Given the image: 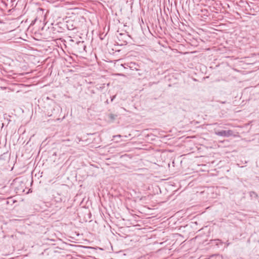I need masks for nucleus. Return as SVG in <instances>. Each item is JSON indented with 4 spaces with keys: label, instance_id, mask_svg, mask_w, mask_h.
<instances>
[{
    "label": "nucleus",
    "instance_id": "nucleus-1",
    "mask_svg": "<svg viewBox=\"0 0 259 259\" xmlns=\"http://www.w3.org/2000/svg\"><path fill=\"white\" fill-rule=\"evenodd\" d=\"M117 37L118 41L117 43L120 46L126 45L131 39V36L126 32L119 33Z\"/></svg>",
    "mask_w": 259,
    "mask_h": 259
},
{
    "label": "nucleus",
    "instance_id": "nucleus-2",
    "mask_svg": "<svg viewBox=\"0 0 259 259\" xmlns=\"http://www.w3.org/2000/svg\"><path fill=\"white\" fill-rule=\"evenodd\" d=\"M215 134L217 136L223 137H229L233 136V131L232 130H221L215 131Z\"/></svg>",
    "mask_w": 259,
    "mask_h": 259
},
{
    "label": "nucleus",
    "instance_id": "nucleus-3",
    "mask_svg": "<svg viewBox=\"0 0 259 259\" xmlns=\"http://www.w3.org/2000/svg\"><path fill=\"white\" fill-rule=\"evenodd\" d=\"M210 244H215L216 246H218L219 247V244H222L223 242L221 241V240L220 239H214V240H210V242L209 243Z\"/></svg>",
    "mask_w": 259,
    "mask_h": 259
},
{
    "label": "nucleus",
    "instance_id": "nucleus-4",
    "mask_svg": "<svg viewBox=\"0 0 259 259\" xmlns=\"http://www.w3.org/2000/svg\"><path fill=\"white\" fill-rule=\"evenodd\" d=\"M136 65L135 63L131 62L130 64L129 67L133 70L135 69L136 70H138V69L136 67Z\"/></svg>",
    "mask_w": 259,
    "mask_h": 259
},
{
    "label": "nucleus",
    "instance_id": "nucleus-5",
    "mask_svg": "<svg viewBox=\"0 0 259 259\" xmlns=\"http://www.w3.org/2000/svg\"><path fill=\"white\" fill-rule=\"evenodd\" d=\"M108 117L110 119H111V120H113L115 119L116 117H117V115L111 113L108 115Z\"/></svg>",
    "mask_w": 259,
    "mask_h": 259
},
{
    "label": "nucleus",
    "instance_id": "nucleus-6",
    "mask_svg": "<svg viewBox=\"0 0 259 259\" xmlns=\"http://www.w3.org/2000/svg\"><path fill=\"white\" fill-rule=\"evenodd\" d=\"M250 196H252V195H255V196H257L256 194L254 192H250Z\"/></svg>",
    "mask_w": 259,
    "mask_h": 259
},
{
    "label": "nucleus",
    "instance_id": "nucleus-7",
    "mask_svg": "<svg viewBox=\"0 0 259 259\" xmlns=\"http://www.w3.org/2000/svg\"><path fill=\"white\" fill-rule=\"evenodd\" d=\"M116 95L113 96L111 97V102H112L113 100L115 98Z\"/></svg>",
    "mask_w": 259,
    "mask_h": 259
},
{
    "label": "nucleus",
    "instance_id": "nucleus-8",
    "mask_svg": "<svg viewBox=\"0 0 259 259\" xmlns=\"http://www.w3.org/2000/svg\"><path fill=\"white\" fill-rule=\"evenodd\" d=\"M107 104H109V101L108 100H106V101L105 102Z\"/></svg>",
    "mask_w": 259,
    "mask_h": 259
},
{
    "label": "nucleus",
    "instance_id": "nucleus-9",
    "mask_svg": "<svg viewBox=\"0 0 259 259\" xmlns=\"http://www.w3.org/2000/svg\"><path fill=\"white\" fill-rule=\"evenodd\" d=\"M2 156H3V155L0 156V159H2Z\"/></svg>",
    "mask_w": 259,
    "mask_h": 259
}]
</instances>
